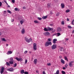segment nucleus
Returning <instances> with one entry per match:
<instances>
[{"mask_svg":"<svg viewBox=\"0 0 74 74\" xmlns=\"http://www.w3.org/2000/svg\"><path fill=\"white\" fill-rule=\"evenodd\" d=\"M4 68L3 67H2L1 68V70L0 71V73L1 74H2L4 72Z\"/></svg>","mask_w":74,"mask_h":74,"instance_id":"nucleus-10","label":"nucleus"},{"mask_svg":"<svg viewBox=\"0 0 74 74\" xmlns=\"http://www.w3.org/2000/svg\"><path fill=\"white\" fill-rule=\"evenodd\" d=\"M52 24H50V26H52Z\"/></svg>","mask_w":74,"mask_h":74,"instance_id":"nucleus-63","label":"nucleus"},{"mask_svg":"<svg viewBox=\"0 0 74 74\" xmlns=\"http://www.w3.org/2000/svg\"><path fill=\"white\" fill-rule=\"evenodd\" d=\"M12 2L13 3H15V0H12Z\"/></svg>","mask_w":74,"mask_h":74,"instance_id":"nucleus-47","label":"nucleus"},{"mask_svg":"<svg viewBox=\"0 0 74 74\" xmlns=\"http://www.w3.org/2000/svg\"><path fill=\"white\" fill-rule=\"evenodd\" d=\"M27 63V60L26 59L25 61V64H26Z\"/></svg>","mask_w":74,"mask_h":74,"instance_id":"nucleus-38","label":"nucleus"},{"mask_svg":"<svg viewBox=\"0 0 74 74\" xmlns=\"http://www.w3.org/2000/svg\"><path fill=\"white\" fill-rule=\"evenodd\" d=\"M7 11L8 12V13H9V14H11L12 13L11 12V11H10V10H7Z\"/></svg>","mask_w":74,"mask_h":74,"instance_id":"nucleus-30","label":"nucleus"},{"mask_svg":"<svg viewBox=\"0 0 74 74\" xmlns=\"http://www.w3.org/2000/svg\"><path fill=\"white\" fill-rule=\"evenodd\" d=\"M23 9H26V8L24 6V7H23Z\"/></svg>","mask_w":74,"mask_h":74,"instance_id":"nucleus-52","label":"nucleus"},{"mask_svg":"<svg viewBox=\"0 0 74 74\" xmlns=\"http://www.w3.org/2000/svg\"><path fill=\"white\" fill-rule=\"evenodd\" d=\"M27 53V51H25L24 52V53L25 54Z\"/></svg>","mask_w":74,"mask_h":74,"instance_id":"nucleus-45","label":"nucleus"},{"mask_svg":"<svg viewBox=\"0 0 74 74\" xmlns=\"http://www.w3.org/2000/svg\"><path fill=\"white\" fill-rule=\"evenodd\" d=\"M34 62L35 64H36L37 63V59H35L34 60Z\"/></svg>","mask_w":74,"mask_h":74,"instance_id":"nucleus-15","label":"nucleus"},{"mask_svg":"<svg viewBox=\"0 0 74 74\" xmlns=\"http://www.w3.org/2000/svg\"><path fill=\"white\" fill-rule=\"evenodd\" d=\"M5 12H6V11H4L3 13L5 14Z\"/></svg>","mask_w":74,"mask_h":74,"instance_id":"nucleus-57","label":"nucleus"},{"mask_svg":"<svg viewBox=\"0 0 74 74\" xmlns=\"http://www.w3.org/2000/svg\"><path fill=\"white\" fill-rule=\"evenodd\" d=\"M60 50L61 51H63V47H60Z\"/></svg>","mask_w":74,"mask_h":74,"instance_id":"nucleus-34","label":"nucleus"},{"mask_svg":"<svg viewBox=\"0 0 74 74\" xmlns=\"http://www.w3.org/2000/svg\"><path fill=\"white\" fill-rule=\"evenodd\" d=\"M63 70H65V69H66V68L64 67H63Z\"/></svg>","mask_w":74,"mask_h":74,"instance_id":"nucleus-55","label":"nucleus"},{"mask_svg":"<svg viewBox=\"0 0 74 74\" xmlns=\"http://www.w3.org/2000/svg\"><path fill=\"white\" fill-rule=\"evenodd\" d=\"M15 59H16V60H17L18 62H19V61H22L23 60L22 58H18V57H16L15 58Z\"/></svg>","mask_w":74,"mask_h":74,"instance_id":"nucleus-9","label":"nucleus"},{"mask_svg":"<svg viewBox=\"0 0 74 74\" xmlns=\"http://www.w3.org/2000/svg\"><path fill=\"white\" fill-rule=\"evenodd\" d=\"M16 66H17V64H16V63H15L14 65V67H16Z\"/></svg>","mask_w":74,"mask_h":74,"instance_id":"nucleus-35","label":"nucleus"},{"mask_svg":"<svg viewBox=\"0 0 74 74\" xmlns=\"http://www.w3.org/2000/svg\"><path fill=\"white\" fill-rule=\"evenodd\" d=\"M24 74H29V73L27 72L26 71V72H24Z\"/></svg>","mask_w":74,"mask_h":74,"instance_id":"nucleus-42","label":"nucleus"},{"mask_svg":"<svg viewBox=\"0 0 74 74\" xmlns=\"http://www.w3.org/2000/svg\"><path fill=\"white\" fill-rule=\"evenodd\" d=\"M2 5V3L1 2H0V7H1Z\"/></svg>","mask_w":74,"mask_h":74,"instance_id":"nucleus-48","label":"nucleus"},{"mask_svg":"<svg viewBox=\"0 0 74 74\" xmlns=\"http://www.w3.org/2000/svg\"><path fill=\"white\" fill-rule=\"evenodd\" d=\"M6 64L7 65H8V66H10V63H9L8 62H7L6 63Z\"/></svg>","mask_w":74,"mask_h":74,"instance_id":"nucleus-33","label":"nucleus"},{"mask_svg":"<svg viewBox=\"0 0 74 74\" xmlns=\"http://www.w3.org/2000/svg\"><path fill=\"white\" fill-rule=\"evenodd\" d=\"M25 21V20L23 19H22V20L20 21V23L22 25L23 24V22H24V21Z\"/></svg>","mask_w":74,"mask_h":74,"instance_id":"nucleus-16","label":"nucleus"},{"mask_svg":"<svg viewBox=\"0 0 74 74\" xmlns=\"http://www.w3.org/2000/svg\"><path fill=\"white\" fill-rule=\"evenodd\" d=\"M12 53V52L11 51H9L7 53V54L8 55H10V54H11V53Z\"/></svg>","mask_w":74,"mask_h":74,"instance_id":"nucleus-17","label":"nucleus"},{"mask_svg":"<svg viewBox=\"0 0 74 74\" xmlns=\"http://www.w3.org/2000/svg\"><path fill=\"white\" fill-rule=\"evenodd\" d=\"M50 14H53V13H52V12L51 11Z\"/></svg>","mask_w":74,"mask_h":74,"instance_id":"nucleus-59","label":"nucleus"},{"mask_svg":"<svg viewBox=\"0 0 74 74\" xmlns=\"http://www.w3.org/2000/svg\"><path fill=\"white\" fill-rule=\"evenodd\" d=\"M33 49L35 51L37 49V45L36 43H34Z\"/></svg>","mask_w":74,"mask_h":74,"instance_id":"nucleus-3","label":"nucleus"},{"mask_svg":"<svg viewBox=\"0 0 74 74\" xmlns=\"http://www.w3.org/2000/svg\"><path fill=\"white\" fill-rule=\"evenodd\" d=\"M7 71H14V68H9L7 69Z\"/></svg>","mask_w":74,"mask_h":74,"instance_id":"nucleus-6","label":"nucleus"},{"mask_svg":"<svg viewBox=\"0 0 74 74\" xmlns=\"http://www.w3.org/2000/svg\"><path fill=\"white\" fill-rule=\"evenodd\" d=\"M61 35V34H60V33L58 32L57 33V36H59Z\"/></svg>","mask_w":74,"mask_h":74,"instance_id":"nucleus-27","label":"nucleus"},{"mask_svg":"<svg viewBox=\"0 0 74 74\" xmlns=\"http://www.w3.org/2000/svg\"><path fill=\"white\" fill-rule=\"evenodd\" d=\"M67 66H68V64H66L65 65V67L66 68H67Z\"/></svg>","mask_w":74,"mask_h":74,"instance_id":"nucleus-39","label":"nucleus"},{"mask_svg":"<svg viewBox=\"0 0 74 74\" xmlns=\"http://www.w3.org/2000/svg\"><path fill=\"white\" fill-rule=\"evenodd\" d=\"M47 18V16H43L42 17V19H45Z\"/></svg>","mask_w":74,"mask_h":74,"instance_id":"nucleus-18","label":"nucleus"},{"mask_svg":"<svg viewBox=\"0 0 74 74\" xmlns=\"http://www.w3.org/2000/svg\"><path fill=\"white\" fill-rule=\"evenodd\" d=\"M10 60L9 61V63L10 64H13V63H14V60H13V58H10Z\"/></svg>","mask_w":74,"mask_h":74,"instance_id":"nucleus-2","label":"nucleus"},{"mask_svg":"<svg viewBox=\"0 0 74 74\" xmlns=\"http://www.w3.org/2000/svg\"><path fill=\"white\" fill-rule=\"evenodd\" d=\"M38 20H39V21H41L42 19V18H40V17H38Z\"/></svg>","mask_w":74,"mask_h":74,"instance_id":"nucleus-32","label":"nucleus"},{"mask_svg":"<svg viewBox=\"0 0 74 74\" xmlns=\"http://www.w3.org/2000/svg\"><path fill=\"white\" fill-rule=\"evenodd\" d=\"M36 72L37 73H38V71H36Z\"/></svg>","mask_w":74,"mask_h":74,"instance_id":"nucleus-64","label":"nucleus"},{"mask_svg":"<svg viewBox=\"0 0 74 74\" xmlns=\"http://www.w3.org/2000/svg\"><path fill=\"white\" fill-rule=\"evenodd\" d=\"M61 73H62V74H66V72L63 71H62L61 72Z\"/></svg>","mask_w":74,"mask_h":74,"instance_id":"nucleus-29","label":"nucleus"},{"mask_svg":"<svg viewBox=\"0 0 74 74\" xmlns=\"http://www.w3.org/2000/svg\"><path fill=\"white\" fill-rule=\"evenodd\" d=\"M24 73H25V72L23 70H22L21 71V74H23Z\"/></svg>","mask_w":74,"mask_h":74,"instance_id":"nucleus-26","label":"nucleus"},{"mask_svg":"<svg viewBox=\"0 0 74 74\" xmlns=\"http://www.w3.org/2000/svg\"><path fill=\"white\" fill-rule=\"evenodd\" d=\"M73 63H74V62L73 61H71L69 62V65L70 67H71L73 66Z\"/></svg>","mask_w":74,"mask_h":74,"instance_id":"nucleus-7","label":"nucleus"},{"mask_svg":"<svg viewBox=\"0 0 74 74\" xmlns=\"http://www.w3.org/2000/svg\"><path fill=\"white\" fill-rule=\"evenodd\" d=\"M59 14H60L59 13H57V14H56L57 16H59Z\"/></svg>","mask_w":74,"mask_h":74,"instance_id":"nucleus-43","label":"nucleus"},{"mask_svg":"<svg viewBox=\"0 0 74 74\" xmlns=\"http://www.w3.org/2000/svg\"><path fill=\"white\" fill-rule=\"evenodd\" d=\"M4 3H7V1H5V0H4Z\"/></svg>","mask_w":74,"mask_h":74,"instance_id":"nucleus-54","label":"nucleus"},{"mask_svg":"<svg viewBox=\"0 0 74 74\" xmlns=\"http://www.w3.org/2000/svg\"><path fill=\"white\" fill-rule=\"evenodd\" d=\"M43 34L46 36H48L50 35V33L48 32H47L43 33Z\"/></svg>","mask_w":74,"mask_h":74,"instance_id":"nucleus-5","label":"nucleus"},{"mask_svg":"<svg viewBox=\"0 0 74 74\" xmlns=\"http://www.w3.org/2000/svg\"><path fill=\"white\" fill-rule=\"evenodd\" d=\"M61 6L62 8H64V5L63 3H62L61 4Z\"/></svg>","mask_w":74,"mask_h":74,"instance_id":"nucleus-19","label":"nucleus"},{"mask_svg":"<svg viewBox=\"0 0 74 74\" xmlns=\"http://www.w3.org/2000/svg\"><path fill=\"white\" fill-rule=\"evenodd\" d=\"M62 25H64V21L62 22Z\"/></svg>","mask_w":74,"mask_h":74,"instance_id":"nucleus-37","label":"nucleus"},{"mask_svg":"<svg viewBox=\"0 0 74 74\" xmlns=\"http://www.w3.org/2000/svg\"><path fill=\"white\" fill-rule=\"evenodd\" d=\"M17 11H20V10H19V9L18 8Z\"/></svg>","mask_w":74,"mask_h":74,"instance_id":"nucleus-58","label":"nucleus"},{"mask_svg":"<svg viewBox=\"0 0 74 74\" xmlns=\"http://www.w3.org/2000/svg\"><path fill=\"white\" fill-rule=\"evenodd\" d=\"M67 21H70V20H69V18H67Z\"/></svg>","mask_w":74,"mask_h":74,"instance_id":"nucleus-53","label":"nucleus"},{"mask_svg":"<svg viewBox=\"0 0 74 74\" xmlns=\"http://www.w3.org/2000/svg\"><path fill=\"white\" fill-rule=\"evenodd\" d=\"M56 48V45L53 44L51 47L52 49H55Z\"/></svg>","mask_w":74,"mask_h":74,"instance_id":"nucleus-4","label":"nucleus"},{"mask_svg":"<svg viewBox=\"0 0 74 74\" xmlns=\"http://www.w3.org/2000/svg\"><path fill=\"white\" fill-rule=\"evenodd\" d=\"M11 21L12 22H14V19H12Z\"/></svg>","mask_w":74,"mask_h":74,"instance_id":"nucleus-50","label":"nucleus"},{"mask_svg":"<svg viewBox=\"0 0 74 74\" xmlns=\"http://www.w3.org/2000/svg\"><path fill=\"white\" fill-rule=\"evenodd\" d=\"M62 56H60L59 57V58H60V59H61V58H62Z\"/></svg>","mask_w":74,"mask_h":74,"instance_id":"nucleus-56","label":"nucleus"},{"mask_svg":"<svg viewBox=\"0 0 74 74\" xmlns=\"http://www.w3.org/2000/svg\"><path fill=\"white\" fill-rule=\"evenodd\" d=\"M61 63H63V64H64V60L62 59L61 60Z\"/></svg>","mask_w":74,"mask_h":74,"instance_id":"nucleus-21","label":"nucleus"},{"mask_svg":"<svg viewBox=\"0 0 74 74\" xmlns=\"http://www.w3.org/2000/svg\"><path fill=\"white\" fill-rule=\"evenodd\" d=\"M6 47H7L8 46V45L6 44Z\"/></svg>","mask_w":74,"mask_h":74,"instance_id":"nucleus-60","label":"nucleus"},{"mask_svg":"<svg viewBox=\"0 0 74 74\" xmlns=\"http://www.w3.org/2000/svg\"><path fill=\"white\" fill-rule=\"evenodd\" d=\"M74 19L72 21V23H71L73 25H74Z\"/></svg>","mask_w":74,"mask_h":74,"instance_id":"nucleus-36","label":"nucleus"},{"mask_svg":"<svg viewBox=\"0 0 74 74\" xmlns=\"http://www.w3.org/2000/svg\"><path fill=\"white\" fill-rule=\"evenodd\" d=\"M49 45H52V42H51L47 41L45 44V46L46 47H48Z\"/></svg>","mask_w":74,"mask_h":74,"instance_id":"nucleus-1","label":"nucleus"},{"mask_svg":"<svg viewBox=\"0 0 74 74\" xmlns=\"http://www.w3.org/2000/svg\"><path fill=\"white\" fill-rule=\"evenodd\" d=\"M34 22L35 23H37V24L38 23V21H37V20H34Z\"/></svg>","mask_w":74,"mask_h":74,"instance_id":"nucleus-25","label":"nucleus"},{"mask_svg":"<svg viewBox=\"0 0 74 74\" xmlns=\"http://www.w3.org/2000/svg\"><path fill=\"white\" fill-rule=\"evenodd\" d=\"M47 28V30L48 31V30L49 31H50V30H51L52 31L53 30V29L52 28H51L49 27H48Z\"/></svg>","mask_w":74,"mask_h":74,"instance_id":"nucleus-12","label":"nucleus"},{"mask_svg":"<svg viewBox=\"0 0 74 74\" xmlns=\"http://www.w3.org/2000/svg\"><path fill=\"white\" fill-rule=\"evenodd\" d=\"M70 11L69 10H67L66 11V12L68 13Z\"/></svg>","mask_w":74,"mask_h":74,"instance_id":"nucleus-31","label":"nucleus"},{"mask_svg":"<svg viewBox=\"0 0 74 74\" xmlns=\"http://www.w3.org/2000/svg\"><path fill=\"white\" fill-rule=\"evenodd\" d=\"M2 40L3 41H6V40H5L4 38H3Z\"/></svg>","mask_w":74,"mask_h":74,"instance_id":"nucleus-40","label":"nucleus"},{"mask_svg":"<svg viewBox=\"0 0 74 74\" xmlns=\"http://www.w3.org/2000/svg\"><path fill=\"white\" fill-rule=\"evenodd\" d=\"M47 7L48 8H49L51 7V5L49 3H48L47 4Z\"/></svg>","mask_w":74,"mask_h":74,"instance_id":"nucleus-24","label":"nucleus"},{"mask_svg":"<svg viewBox=\"0 0 74 74\" xmlns=\"http://www.w3.org/2000/svg\"><path fill=\"white\" fill-rule=\"evenodd\" d=\"M68 27L69 29H71V28H72V27H71V26H70L69 25L68 26Z\"/></svg>","mask_w":74,"mask_h":74,"instance_id":"nucleus-41","label":"nucleus"},{"mask_svg":"<svg viewBox=\"0 0 74 74\" xmlns=\"http://www.w3.org/2000/svg\"><path fill=\"white\" fill-rule=\"evenodd\" d=\"M64 58L65 60H66V61H67V62H68L69 61V60H68L66 56H64Z\"/></svg>","mask_w":74,"mask_h":74,"instance_id":"nucleus-20","label":"nucleus"},{"mask_svg":"<svg viewBox=\"0 0 74 74\" xmlns=\"http://www.w3.org/2000/svg\"><path fill=\"white\" fill-rule=\"evenodd\" d=\"M29 40H30V41H32V38H30Z\"/></svg>","mask_w":74,"mask_h":74,"instance_id":"nucleus-51","label":"nucleus"},{"mask_svg":"<svg viewBox=\"0 0 74 74\" xmlns=\"http://www.w3.org/2000/svg\"><path fill=\"white\" fill-rule=\"evenodd\" d=\"M56 41H57V39H54L53 40V44H56Z\"/></svg>","mask_w":74,"mask_h":74,"instance_id":"nucleus-14","label":"nucleus"},{"mask_svg":"<svg viewBox=\"0 0 74 74\" xmlns=\"http://www.w3.org/2000/svg\"><path fill=\"white\" fill-rule=\"evenodd\" d=\"M21 33L23 34H24L25 33V30L24 28H23L22 29L21 31Z\"/></svg>","mask_w":74,"mask_h":74,"instance_id":"nucleus-13","label":"nucleus"},{"mask_svg":"<svg viewBox=\"0 0 74 74\" xmlns=\"http://www.w3.org/2000/svg\"><path fill=\"white\" fill-rule=\"evenodd\" d=\"M42 74H45V72L44 71H43L42 72Z\"/></svg>","mask_w":74,"mask_h":74,"instance_id":"nucleus-49","label":"nucleus"},{"mask_svg":"<svg viewBox=\"0 0 74 74\" xmlns=\"http://www.w3.org/2000/svg\"><path fill=\"white\" fill-rule=\"evenodd\" d=\"M57 32H62V29L60 27H58L57 29Z\"/></svg>","mask_w":74,"mask_h":74,"instance_id":"nucleus-11","label":"nucleus"},{"mask_svg":"<svg viewBox=\"0 0 74 74\" xmlns=\"http://www.w3.org/2000/svg\"><path fill=\"white\" fill-rule=\"evenodd\" d=\"M8 7H9V8H10V6L9 5H8Z\"/></svg>","mask_w":74,"mask_h":74,"instance_id":"nucleus-61","label":"nucleus"},{"mask_svg":"<svg viewBox=\"0 0 74 74\" xmlns=\"http://www.w3.org/2000/svg\"><path fill=\"white\" fill-rule=\"evenodd\" d=\"M14 10L15 11H17L18 10V8H15V9H14Z\"/></svg>","mask_w":74,"mask_h":74,"instance_id":"nucleus-44","label":"nucleus"},{"mask_svg":"<svg viewBox=\"0 0 74 74\" xmlns=\"http://www.w3.org/2000/svg\"><path fill=\"white\" fill-rule=\"evenodd\" d=\"M69 40V39H66V40H67V41L68 40Z\"/></svg>","mask_w":74,"mask_h":74,"instance_id":"nucleus-62","label":"nucleus"},{"mask_svg":"<svg viewBox=\"0 0 74 74\" xmlns=\"http://www.w3.org/2000/svg\"><path fill=\"white\" fill-rule=\"evenodd\" d=\"M47 66H51V64L50 63H49V64H47Z\"/></svg>","mask_w":74,"mask_h":74,"instance_id":"nucleus-46","label":"nucleus"},{"mask_svg":"<svg viewBox=\"0 0 74 74\" xmlns=\"http://www.w3.org/2000/svg\"><path fill=\"white\" fill-rule=\"evenodd\" d=\"M52 41V39L51 38H49L48 39V42H50V41Z\"/></svg>","mask_w":74,"mask_h":74,"instance_id":"nucleus-28","label":"nucleus"},{"mask_svg":"<svg viewBox=\"0 0 74 74\" xmlns=\"http://www.w3.org/2000/svg\"><path fill=\"white\" fill-rule=\"evenodd\" d=\"M44 30L45 31V32H48V29H47V28H45L44 29Z\"/></svg>","mask_w":74,"mask_h":74,"instance_id":"nucleus-23","label":"nucleus"},{"mask_svg":"<svg viewBox=\"0 0 74 74\" xmlns=\"http://www.w3.org/2000/svg\"><path fill=\"white\" fill-rule=\"evenodd\" d=\"M24 39L26 42H28V43L30 42V40H29V39H28V38H27L26 37H25Z\"/></svg>","mask_w":74,"mask_h":74,"instance_id":"nucleus-8","label":"nucleus"},{"mask_svg":"<svg viewBox=\"0 0 74 74\" xmlns=\"http://www.w3.org/2000/svg\"><path fill=\"white\" fill-rule=\"evenodd\" d=\"M59 74V70H57L56 72V73L54 74Z\"/></svg>","mask_w":74,"mask_h":74,"instance_id":"nucleus-22","label":"nucleus"}]
</instances>
